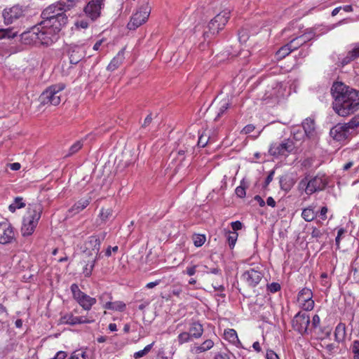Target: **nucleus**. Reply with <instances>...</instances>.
I'll use <instances>...</instances> for the list:
<instances>
[{
    "mask_svg": "<svg viewBox=\"0 0 359 359\" xmlns=\"http://www.w3.org/2000/svg\"><path fill=\"white\" fill-rule=\"evenodd\" d=\"M332 107L340 116L346 117L359 109V91L342 82L336 81L331 88Z\"/></svg>",
    "mask_w": 359,
    "mask_h": 359,
    "instance_id": "nucleus-1",
    "label": "nucleus"
},
{
    "mask_svg": "<svg viewBox=\"0 0 359 359\" xmlns=\"http://www.w3.org/2000/svg\"><path fill=\"white\" fill-rule=\"evenodd\" d=\"M78 0H60L46 7L41 13L42 25H47L60 32L68 22L67 13L73 9Z\"/></svg>",
    "mask_w": 359,
    "mask_h": 359,
    "instance_id": "nucleus-2",
    "label": "nucleus"
},
{
    "mask_svg": "<svg viewBox=\"0 0 359 359\" xmlns=\"http://www.w3.org/2000/svg\"><path fill=\"white\" fill-rule=\"evenodd\" d=\"M42 22L22 34V40L26 44H35L49 46L58 39V33Z\"/></svg>",
    "mask_w": 359,
    "mask_h": 359,
    "instance_id": "nucleus-3",
    "label": "nucleus"
},
{
    "mask_svg": "<svg viewBox=\"0 0 359 359\" xmlns=\"http://www.w3.org/2000/svg\"><path fill=\"white\" fill-rule=\"evenodd\" d=\"M42 205L39 203L29 205L27 212L23 218L21 232L23 236L32 235L41 217Z\"/></svg>",
    "mask_w": 359,
    "mask_h": 359,
    "instance_id": "nucleus-4",
    "label": "nucleus"
},
{
    "mask_svg": "<svg viewBox=\"0 0 359 359\" xmlns=\"http://www.w3.org/2000/svg\"><path fill=\"white\" fill-rule=\"evenodd\" d=\"M107 234L106 231H102L99 234L88 236L79 248L83 255L90 259H100L102 257L101 253H100L101 243L106 238Z\"/></svg>",
    "mask_w": 359,
    "mask_h": 359,
    "instance_id": "nucleus-5",
    "label": "nucleus"
},
{
    "mask_svg": "<svg viewBox=\"0 0 359 359\" xmlns=\"http://www.w3.org/2000/svg\"><path fill=\"white\" fill-rule=\"evenodd\" d=\"M327 184L328 181L325 175H317L314 177L306 175L299 182L298 189L310 196L316 192L323 191Z\"/></svg>",
    "mask_w": 359,
    "mask_h": 359,
    "instance_id": "nucleus-6",
    "label": "nucleus"
},
{
    "mask_svg": "<svg viewBox=\"0 0 359 359\" xmlns=\"http://www.w3.org/2000/svg\"><path fill=\"white\" fill-rule=\"evenodd\" d=\"M65 87L63 83L50 86L40 95L41 103L43 105L57 106L61 102V93Z\"/></svg>",
    "mask_w": 359,
    "mask_h": 359,
    "instance_id": "nucleus-7",
    "label": "nucleus"
},
{
    "mask_svg": "<svg viewBox=\"0 0 359 359\" xmlns=\"http://www.w3.org/2000/svg\"><path fill=\"white\" fill-rule=\"evenodd\" d=\"M359 127V114L353 117L348 123H339L330 130V135L338 142L347 140L351 129Z\"/></svg>",
    "mask_w": 359,
    "mask_h": 359,
    "instance_id": "nucleus-8",
    "label": "nucleus"
},
{
    "mask_svg": "<svg viewBox=\"0 0 359 359\" xmlns=\"http://www.w3.org/2000/svg\"><path fill=\"white\" fill-rule=\"evenodd\" d=\"M150 13L151 7L148 1H143L142 4L138 6L136 11L131 16L127 27L130 30L136 29L147 21Z\"/></svg>",
    "mask_w": 359,
    "mask_h": 359,
    "instance_id": "nucleus-9",
    "label": "nucleus"
},
{
    "mask_svg": "<svg viewBox=\"0 0 359 359\" xmlns=\"http://www.w3.org/2000/svg\"><path fill=\"white\" fill-rule=\"evenodd\" d=\"M70 290L74 299L83 310L88 311L96 304L97 299L82 292L77 284L73 283L70 286Z\"/></svg>",
    "mask_w": 359,
    "mask_h": 359,
    "instance_id": "nucleus-10",
    "label": "nucleus"
},
{
    "mask_svg": "<svg viewBox=\"0 0 359 359\" xmlns=\"http://www.w3.org/2000/svg\"><path fill=\"white\" fill-rule=\"evenodd\" d=\"M313 293L309 287H303L297 295L296 303L299 308L305 311H310L313 309L315 302L313 299Z\"/></svg>",
    "mask_w": 359,
    "mask_h": 359,
    "instance_id": "nucleus-11",
    "label": "nucleus"
},
{
    "mask_svg": "<svg viewBox=\"0 0 359 359\" xmlns=\"http://www.w3.org/2000/svg\"><path fill=\"white\" fill-rule=\"evenodd\" d=\"M294 148V142L290 139H285L281 142H273L269 147V153L273 156H287Z\"/></svg>",
    "mask_w": 359,
    "mask_h": 359,
    "instance_id": "nucleus-12",
    "label": "nucleus"
},
{
    "mask_svg": "<svg viewBox=\"0 0 359 359\" xmlns=\"http://www.w3.org/2000/svg\"><path fill=\"white\" fill-rule=\"evenodd\" d=\"M310 323L309 315L302 311H299L292 320V328L301 334L309 333Z\"/></svg>",
    "mask_w": 359,
    "mask_h": 359,
    "instance_id": "nucleus-13",
    "label": "nucleus"
},
{
    "mask_svg": "<svg viewBox=\"0 0 359 359\" xmlns=\"http://www.w3.org/2000/svg\"><path fill=\"white\" fill-rule=\"evenodd\" d=\"M79 311L74 309L72 311L67 313L61 316L60 323L69 325H76L80 324H88L94 322V319L85 316H79Z\"/></svg>",
    "mask_w": 359,
    "mask_h": 359,
    "instance_id": "nucleus-14",
    "label": "nucleus"
},
{
    "mask_svg": "<svg viewBox=\"0 0 359 359\" xmlns=\"http://www.w3.org/2000/svg\"><path fill=\"white\" fill-rule=\"evenodd\" d=\"M230 18V11L224 10L217 14L208 24L210 32L215 34L222 30Z\"/></svg>",
    "mask_w": 359,
    "mask_h": 359,
    "instance_id": "nucleus-15",
    "label": "nucleus"
},
{
    "mask_svg": "<svg viewBox=\"0 0 359 359\" xmlns=\"http://www.w3.org/2000/svg\"><path fill=\"white\" fill-rule=\"evenodd\" d=\"M16 240V232L8 222H0V243L8 245Z\"/></svg>",
    "mask_w": 359,
    "mask_h": 359,
    "instance_id": "nucleus-16",
    "label": "nucleus"
},
{
    "mask_svg": "<svg viewBox=\"0 0 359 359\" xmlns=\"http://www.w3.org/2000/svg\"><path fill=\"white\" fill-rule=\"evenodd\" d=\"M104 0H90L84 7L85 14L93 21L97 19L101 14Z\"/></svg>",
    "mask_w": 359,
    "mask_h": 359,
    "instance_id": "nucleus-17",
    "label": "nucleus"
},
{
    "mask_svg": "<svg viewBox=\"0 0 359 359\" xmlns=\"http://www.w3.org/2000/svg\"><path fill=\"white\" fill-rule=\"evenodd\" d=\"M24 11L22 6L18 5L13 6L11 8H6L2 13L4 22L6 25L12 24L18 19L22 17Z\"/></svg>",
    "mask_w": 359,
    "mask_h": 359,
    "instance_id": "nucleus-18",
    "label": "nucleus"
},
{
    "mask_svg": "<svg viewBox=\"0 0 359 359\" xmlns=\"http://www.w3.org/2000/svg\"><path fill=\"white\" fill-rule=\"evenodd\" d=\"M263 278L262 273L259 269H250L241 276L242 280L251 287H256Z\"/></svg>",
    "mask_w": 359,
    "mask_h": 359,
    "instance_id": "nucleus-19",
    "label": "nucleus"
},
{
    "mask_svg": "<svg viewBox=\"0 0 359 359\" xmlns=\"http://www.w3.org/2000/svg\"><path fill=\"white\" fill-rule=\"evenodd\" d=\"M69 62L72 65L78 64L86 55V52L82 46H72L69 48Z\"/></svg>",
    "mask_w": 359,
    "mask_h": 359,
    "instance_id": "nucleus-20",
    "label": "nucleus"
},
{
    "mask_svg": "<svg viewBox=\"0 0 359 359\" xmlns=\"http://www.w3.org/2000/svg\"><path fill=\"white\" fill-rule=\"evenodd\" d=\"M183 147H180L177 151L178 156H184L186 153L193 152V149L195 145L194 137L188 136L181 140Z\"/></svg>",
    "mask_w": 359,
    "mask_h": 359,
    "instance_id": "nucleus-21",
    "label": "nucleus"
},
{
    "mask_svg": "<svg viewBox=\"0 0 359 359\" xmlns=\"http://www.w3.org/2000/svg\"><path fill=\"white\" fill-rule=\"evenodd\" d=\"M214 341L212 339H206L201 344H194L191 347L190 352L197 355L210 350L214 346Z\"/></svg>",
    "mask_w": 359,
    "mask_h": 359,
    "instance_id": "nucleus-22",
    "label": "nucleus"
},
{
    "mask_svg": "<svg viewBox=\"0 0 359 359\" xmlns=\"http://www.w3.org/2000/svg\"><path fill=\"white\" fill-rule=\"evenodd\" d=\"M125 59L124 49L121 50L115 57L111 60L107 69L109 71L113 72L118 69L123 63Z\"/></svg>",
    "mask_w": 359,
    "mask_h": 359,
    "instance_id": "nucleus-23",
    "label": "nucleus"
},
{
    "mask_svg": "<svg viewBox=\"0 0 359 359\" xmlns=\"http://www.w3.org/2000/svg\"><path fill=\"white\" fill-rule=\"evenodd\" d=\"M359 57V42L353 45V48L349 50L346 55L341 60L343 66L350 63Z\"/></svg>",
    "mask_w": 359,
    "mask_h": 359,
    "instance_id": "nucleus-24",
    "label": "nucleus"
},
{
    "mask_svg": "<svg viewBox=\"0 0 359 359\" xmlns=\"http://www.w3.org/2000/svg\"><path fill=\"white\" fill-rule=\"evenodd\" d=\"M90 198L80 199L70 208L69 210V212H72L74 215L79 213L90 204Z\"/></svg>",
    "mask_w": 359,
    "mask_h": 359,
    "instance_id": "nucleus-25",
    "label": "nucleus"
},
{
    "mask_svg": "<svg viewBox=\"0 0 359 359\" xmlns=\"http://www.w3.org/2000/svg\"><path fill=\"white\" fill-rule=\"evenodd\" d=\"M103 309L115 311H124L126 309V304L122 301L111 302L108 301L102 306Z\"/></svg>",
    "mask_w": 359,
    "mask_h": 359,
    "instance_id": "nucleus-26",
    "label": "nucleus"
},
{
    "mask_svg": "<svg viewBox=\"0 0 359 359\" xmlns=\"http://www.w3.org/2000/svg\"><path fill=\"white\" fill-rule=\"evenodd\" d=\"M316 205H311L304 208L302 212V217L306 222H311L317 217L318 212L315 211Z\"/></svg>",
    "mask_w": 359,
    "mask_h": 359,
    "instance_id": "nucleus-27",
    "label": "nucleus"
},
{
    "mask_svg": "<svg viewBox=\"0 0 359 359\" xmlns=\"http://www.w3.org/2000/svg\"><path fill=\"white\" fill-rule=\"evenodd\" d=\"M188 332L192 339H199L203 333V325L198 322H194L191 323Z\"/></svg>",
    "mask_w": 359,
    "mask_h": 359,
    "instance_id": "nucleus-28",
    "label": "nucleus"
},
{
    "mask_svg": "<svg viewBox=\"0 0 359 359\" xmlns=\"http://www.w3.org/2000/svg\"><path fill=\"white\" fill-rule=\"evenodd\" d=\"M346 325L343 323H339L334 331V339L337 342H341L346 337Z\"/></svg>",
    "mask_w": 359,
    "mask_h": 359,
    "instance_id": "nucleus-29",
    "label": "nucleus"
},
{
    "mask_svg": "<svg viewBox=\"0 0 359 359\" xmlns=\"http://www.w3.org/2000/svg\"><path fill=\"white\" fill-rule=\"evenodd\" d=\"M97 260V258H90L87 261L83 269V273L85 277L88 278L92 275V272Z\"/></svg>",
    "mask_w": 359,
    "mask_h": 359,
    "instance_id": "nucleus-30",
    "label": "nucleus"
},
{
    "mask_svg": "<svg viewBox=\"0 0 359 359\" xmlns=\"http://www.w3.org/2000/svg\"><path fill=\"white\" fill-rule=\"evenodd\" d=\"M224 339L233 344L239 342V339L236 331L234 329H227L224 330Z\"/></svg>",
    "mask_w": 359,
    "mask_h": 359,
    "instance_id": "nucleus-31",
    "label": "nucleus"
},
{
    "mask_svg": "<svg viewBox=\"0 0 359 359\" xmlns=\"http://www.w3.org/2000/svg\"><path fill=\"white\" fill-rule=\"evenodd\" d=\"M289 46L290 44L287 43L278 49L276 53L278 60H282L293 52L292 48H290V46Z\"/></svg>",
    "mask_w": 359,
    "mask_h": 359,
    "instance_id": "nucleus-32",
    "label": "nucleus"
},
{
    "mask_svg": "<svg viewBox=\"0 0 359 359\" xmlns=\"http://www.w3.org/2000/svg\"><path fill=\"white\" fill-rule=\"evenodd\" d=\"M248 187V186L247 182L244 180H242L241 181L240 185L237 187L235 190L236 196L241 198H245L246 196V189Z\"/></svg>",
    "mask_w": 359,
    "mask_h": 359,
    "instance_id": "nucleus-33",
    "label": "nucleus"
},
{
    "mask_svg": "<svg viewBox=\"0 0 359 359\" xmlns=\"http://www.w3.org/2000/svg\"><path fill=\"white\" fill-rule=\"evenodd\" d=\"M22 201V198L16 197L13 203L9 205L8 210L13 213L17 209L24 208L25 206V203Z\"/></svg>",
    "mask_w": 359,
    "mask_h": 359,
    "instance_id": "nucleus-34",
    "label": "nucleus"
},
{
    "mask_svg": "<svg viewBox=\"0 0 359 359\" xmlns=\"http://www.w3.org/2000/svg\"><path fill=\"white\" fill-rule=\"evenodd\" d=\"M302 126L306 133H311L315 130V121L311 118H307L303 121Z\"/></svg>",
    "mask_w": 359,
    "mask_h": 359,
    "instance_id": "nucleus-35",
    "label": "nucleus"
},
{
    "mask_svg": "<svg viewBox=\"0 0 359 359\" xmlns=\"http://www.w3.org/2000/svg\"><path fill=\"white\" fill-rule=\"evenodd\" d=\"M227 242L231 250H233L238 240V233L237 232L228 231Z\"/></svg>",
    "mask_w": 359,
    "mask_h": 359,
    "instance_id": "nucleus-36",
    "label": "nucleus"
},
{
    "mask_svg": "<svg viewBox=\"0 0 359 359\" xmlns=\"http://www.w3.org/2000/svg\"><path fill=\"white\" fill-rule=\"evenodd\" d=\"M350 353L352 359H359V339H354L350 345Z\"/></svg>",
    "mask_w": 359,
    "mask_h": 359,
    "instance_id": "nucleus-37",
    "label": "nucleus"
},
{
    "mask_svg": "<svg viewBox=\"0 0 359 359\" xmlns=\"http://www.w3.org/2000/svg\"><path fill=\"white\" fill-rule=\"evenodd\" d=\"M154 341H153L152 343L147 345L142 350H140L139 351H137L134 353L133 355V357L135 358V359H137V358H142V357H144V355H146L148 353L150 352V351L151 350L152 347L154 346Z\"/></svg>",
    "mask_w": 359,
    "mask_h": 359,
    "instance_id": "nucleus-38",
    "label": "nucleus"
},
{
    "mask_svg": "<svg viewBox=\"0 0 359 359\" xmlns=\"http://www.w3.org/2000/svg\"><path fill=\"white\" fill-rule=\"evenodd\" d=\"M209 140V135L205 131H204L201 134H200L197 142V145L199 147H205L208 144Z\"/></svg>",
    "mask_w": 359,
    "mask_h": 359,
    "instance_id": "nucleus-39",
    "label": "nucleus"
},
{
    "mask_svg": "<svg viewBox=\"0 0 359 359\" xmlns=\"http://www.w3.org/2000/svg\"><path fill=\"white\" fill-rule=\"evenodd\" d=\"M112 212L111 208H102L100 210L99 217L102 222H106L112 215Z\"/></svg>",
    "mask_w": 359,
    "mask_h": 359,
    "instance_id": "nucleus-40",
    "label": "nucleus"
},
{
    "mask_svg": "<svg viewBox=\"0 0 359 359\" xmlns=\"http://www.w3.org/2000/svg\"><path fill=\"white\" fill-rule=\"evenodd\" d=\"M194 244L196 248L201 247L206 241V237L203 234H195L193 236Z\"/></svg>",
    "mask_w": 359,
    "mask_h": 359,
    "instance_id": "nucleus-41",
    "label": "nucleus"
},
{
    "mask_svg": "<svg viewBox=\"0 0 359 359\" xmlns=\"http://www.w3.org/2000/svg\"><path fill=\"white\" fill-rule=\"evenodd\" d=\"M288 43L290 44L289 46H290V48H292L293 51L297 50L299 47L304 45L302 40L300 39L299 36L292 39L291 41L288 42Z\"/></svg>",
    "mask_w": 359,
    "mask_h": 359,
    "instance_id": "nucleus-42",
    "label": "nucleus"
},
{
    "mask_svg": "<svg viewBox=\"0 0 359 359\" xmlns=\"http://www.w3.org/2000/svg\"><path fill=\"white\" fill-rule=\"evenodd\" d=\"M315 32L312 30H306L303 34L299 35V36L305 44L307 42L311 41L315 37Z\"/></svg>",
    "mask_w": 359,
    "mask_h": 359,
    "instance_id": "nucleus-43",
    "label": "nucleus"
},
{
    "mask_svg": "<svg viewBox=\"0 0 359 359\" xmlns=\"http://www.w3.org/2000/svg\"><path fill=\"white\" fill-rule=\"evenodd\" d=\"M192 340L188 332H183L177 336V341L179 344H183Z\"/></svg>",
    "mask_w": 359,
    "mask_h": 359,
    "instance_id": "nucleus-44",
    "label": "nucleus"
},
{
    "mask_svg": "<svg viewBox=\"0 0 359 359\" xmlns=\"http://www.w3.org/2000/svg\"><path fill=\"white\" fill-rule=\"evenodd\" d=\"M229 107L230 103L229 102V101H224L220 105L217 114L215 117V120L219 119Z\"/></svg>",
    "mask_w": 359,
    "mask_h": 359,
    "instance_id": "nucleus-45",
    "label": "nucleus"
},
{
    "mask_svg": "<svg viewBox=\"0 0 359 359\" xmlns=\"http://www.w3.org/2000/svg\"><path fill=\"white\" fill-rule=\"evenodd\" d=\"M68 359H88V355L86 351L76 350L72 353Z\"/></svg>",
    "mask_w": 359,
    "mask_h": 359,
    "instance_id": "nucleus-46",
    "label": "nucleus"
},
{
    "mask_svg": "<svg viewBox=\"0 0 359 359\" xmlns=\"http://www.w3.org/2000/svg\"><path fill=\"white\" fill-rule=\"evenodd\" d=\"M16 32H12L11 29H2L0 28V39L2 38H13L16 36Z\"/></svg>",
    "mask_w": 359,
    "mask_h": 359,
    "instance_id": "nucleus-47",
    "label": "nucleus"
},
{
    "mask_svg": "<svg viewBox=\"0 0 359 359\" xmlns=\"http://www.w3.org/2000/svg\"><path fill=\"white\" fill-rule=\"evenodd\" d=\"M83 147L81 141H76L69 148V155H72L79 151Z\"/></svg>",
    "mask_w": 359,
    "mask_h": 359,
    "instance_id": "nucleus-48",
    "label": "nucleus"
},
{
    "mask_svg": "<svg viewBox=\"0 0 359 359\" xmlns=\"http://www.w3.org/2000/svg\"><path fill=\"white\" fill-rule=\"evenodd\" d=\"M197 267L198 266L195 264L189 266L186 268L185 271H183V273L189 276H192L196 274Z\"/></svg>",
    "mask_w": 359,
    "mask_h": 359,
    "instance_id": "nucleus-49",
    "label": "nucleus"
},
{
    "mask_svg": "<svg viewBox=\"0 0 359 359\" xmlns=\"http://www.w3.org/2000/svg\"><path fill=\"white\" fill-rule=\"evenodd\" d=\"M280 285L278 283H271L267 285L268 290L271 293H275L280 290Z\"/></svg>",
    "mask_w": 359,
    "mask_h": 359,
    "instance_id": "nucleus-50",
    "label": "nucleus"
},
{
    "mask_svg": "<svg viewBox=\"0 0 359 359\" xmlns=\"http://www.w3.org/2000/svg\"><path fill=\"white\" fill-rule=\"evenodd\" d=\"M99 300L100 302L106 303L108 301H111L112 299V295L109 292H103L98 297Z\"/></svg>",
    "mask_w": 359,
    "mask_h": 359,
    "instance_id": "nucleus-51",
    "label": "nucleus"
},
{
    "mask_svg": "<svg viewBox=\"0 0 359 359\" xmlns=\"http://www.w3.org/2000/svg\"><path fill=\"white\" fill-rule=\"evenodd\" d=\"M346 233V229L344 228H340L337 231V236L335 238V245L337 246V249L340 248V241H341V237L343 234Z\"/></svg>",
    "mask_w": 359,
    "mask_h": 359,
    "instance_id": "nucleus-52",
    "label": "nucleus"
},
{
    "mask_svg": "<svg viewBox=\"0 0 359 359\" xmlns=\"http://www.w3.org/2000/svg\"><path fill=\"white\" fill-rule=\"evenodd\" d=\"M320 324V318L318 315L315 314L313 316V318L311 320V328L310 330H311L312 328H314V329L317 328L318 327H319Z\"/></svg>",
    "mask_w": 359,
    "mask_h": 359,
    "instance_id": "nucleus-53",
    "label": "nucleus"
},
{
    "mask_svg": "<svg viewBox=\"0 0 359 359\" xmlns=\"http://www.w3.org/2000/svg\"><path fill=\"white\" fill-rule=\"evenodd\" d=\"M75 26L76 27V28L79 29V28H81V29H86L88 27V23L86 20H77L76 22H75Z\"/></svg>",
    "mask_w": 359,
    "mask_h": 359,
    "instance_id": "nucleus-54",
    "label": "nucleus"
},
{
    "mask_svg": "<svg viewBox=\"0 0 359 359\" xmlns=\"http://www.w3.org/2000/svg\"><path fill=\"white\" fill-rule=\"evenodd\" d=\"M231 226L233 229V231L236 232V231L241 230L243 227V224L240 221H235L231 223Z\"/></svg>",
    "mask_w": 359,
    "mask_h": 359,
    "instance_id": "nucleus-55",
    "label": "nucleus"
},
{
    "mask_svg": "<svg viewBox=\"0 0 359 359\" xmlns=\"http://www.w3.org/2000/svg\"><path fill=\"white\" fill-rule=\"evenodd\" d=\"M182 292V289L180 286H173L171 294L177 298H180V294Z\"/></svg>",
    "mask_w": 359,
    "mask_h": 359,
    "instance_id": "nucleus-56",
    "label": "nucleus"
},
{
    "mask_svg": "<svg viewBox=\"0 0 359 359\" xmlns=\"http://www.w3.org/2000/svg\"><path fill=\"white\" fill-rule=\"evenodd\" d=\"M118 250V246H114L113 248H111V246H109L104 252V255L106 257H109L111 255V252L116 253V252H117Z\"/></svg>",
    "mask_w": 359,
    "mask_h": 359,
    "instance_id": "nucleus-57",
    "label": "nucleus"
},
{
    "mask_svg": "<svg viewBox=\"0 0 359 359\" xmlns=\"http://www.w3.org/2000/svg\"><path fill=\"white\" fill-rule=\"evenodd\" d=\"M266 359H280L278 355L272 350H268L266 351Z\"/></svg>",
    "mask_w": 359,
    "mask_h": 359,
    "instance_id": "nucleus-58",
    "label": "nucleus"
},
{
    "mask_svg": "<svg viewBox=\"0 0 359 359\" xmlns=\"http://www.w3.org/2000/svg\"><path fill=\"white\" fill-rule=\"evenodd\" d=\"M255 128V127L252 124H248L243 128L242 132L245 134H249L254 131Z\"/></svg>",
    "mask_w": 359,
    "mask_h": 359,
    "instance_id": "nucleus-59",
    "label": "nucleus"
},
{
    "mask_svg": "<svg viewBox=\"0 0 359 359\" xmlns=\"http://www.w3.org/2000/svg\"><path fill=\"white\" fill-rule=\"evenodd\" d=\"M327 208L326 206H323L321 208L320 210V215L319 217L325 220L327 219Z\"/></svg>",
    "mask_w": 359,
    "mask_h": 359,
    "instance_id": "nucleus-60",
    "label": "nucleus"
},
{
    "mask_svg": "<svg viewBox=\"0 0 359 359\" xmlns=\"http://www.w3.org/2000/svg\"><path fill=\"white\" fill-rule=\"evenodd\" d=\"M212 287L214 288V290L215 291H219V292H222L224 290V287L222 284H220L217 282H215V283H212Z\"/></svg>",
    "mask_w": 359,
    "mask_h": 359,
    "instance_id": "nucleus-61",
    "label": "nucleus"
},
{
    "mask_svg": "<svg viewBox=\"0 0 359 359\" xmlns=\"http://www.w3.org/2000/svg\"><path fill=\"white\" fill-rule=\"evenodd\" d=\"M8 166L10 168L11 170L15 171L20 170L21 168V165L20 163H9L8 164Z\"/></svg>",
    "mask_w": 359,
    "mask_h": 359,
    "instance_id": "nucleus-62",
    "label": "nucleus"
},
{
    "mask_svg": "<svg viewBox=\"0 0 359 359\" xmlns=\"http://www.w3.org/2000/svg\"><path fill=\"white\" fill-rule=\"evenodd\" d=\"M254 199L255 201H257L259 206L260 207H264L266 204L265 201H264V199L259 195H256L255 197H254Z\"/></svg>",
    "mask_w": 359,
    "mask_h": 359,
    "instance_id": "nucleus-63",
    "label": "nucleus"
},
{
    "mask_svg": "<svg viewBox=\"0 0 359 359\" xmlns=\"http://www.w3.org/2000/svg\"><path fill=\"white\" fill-rule=\"evenodd\" d=\"M325 348L330 354H332L335 351L336 346L334 344H329L326 346Z\"/></svg>",
    "mask_w": 359,
    "mask_h": 359,
    "instance_id": "nucleus-64",
    "label": "nucleus"
}]
</instances>
